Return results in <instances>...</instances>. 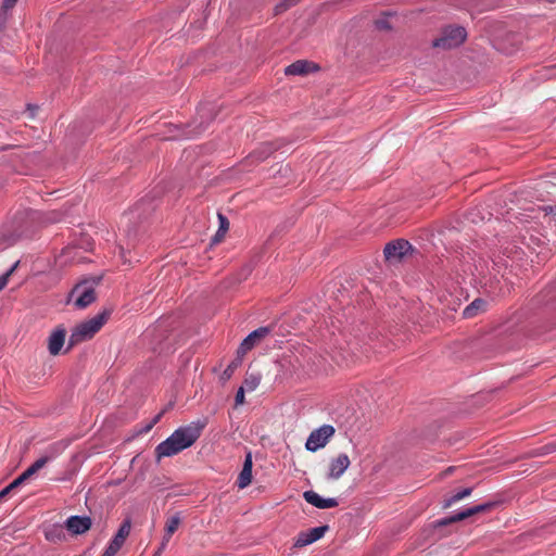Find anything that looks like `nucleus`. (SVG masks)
Here are the masks:
<instances>
[{
  "mask_svg": "<svg viewBox=\"0 0 556 556\" xmlns=\"http://www.w3.org/2000/svg\"><path fill=\"white\" fill-rule=\"evenodd\" d=\"M110 316L111 311L105 309L94 317L79 324L70 337V346H74L93 338V336L106 324Z\"/></svg>",
  "mask_w": 556,
  "mask_h": 556,
  "instance_id": "nucleus-1",
  "label": "nucleus"
},
{
  "mask_svg": "<svg viewBox=\"0 0 556 556\" xmlns=\"http://www.w3.org/2000/svg\"><path fill=\"white\" fill-rule=\"evenodd\" d=\"M467 38L464 27L450 25L442 29L441 35L433 40L432 46L442 50H450L460 46Z\"/></svg>",
  "mask_w": 556,
  "mask_h": 556,
  "instance_id": "nucleus-2",
  "label": "nucleus"
},
{
  "mask_svg": "<svg viewBox=\"0 0 556 556\" xmlns=\"http://www.w3.org/2000/svg\"><path fill=\"white\" fill-rule=\"evenodd\" d=\"M204 426L205 422L198 420L187 426L179 427L172 434L184 451L190 447L200 438Z\"/></svg>",
  "mask_w": 556,
  "mask_h": 556,
  "instance_id": "nucleus-3",
  "label": "nucleus"
},
{
  "mask_svg": "<svg viewBox=\"0 0 556 556\" xmlns=\"http://www.w3.org/2000/svg\"><path fill=\"white\" fill-rule=\"evenodd\" d=\"M71 298L74 299V305L77 308H86L97 299L94 282L84 281L76 285L71 292Z\"/></svg>",
  "mask_w": 556,
  "mask_h": 556,
  "instance_id": "nucleus-4",
  "label": "nucleus"
},
{
  "mask_svg": "<svg viewBox=\"0 0 556 556\" xmlns=\"http://www.w3.org/2000/svg\"><path fill=\"white\" fill-rule=\"evenodd\" d=\"M336 430L331 425H324L318 429L311 432L306 440L305 447L307 451L316 452L326 446L329 440L333 437Z\"/></svg>",
  "mask_w": 556,
  "mask_h": 556,
  "instance_id": "nucleus-5",
  "label": "nucleus"
},
{
  "mask_svg": "<svg viewBox=\"0 0 556 556\" xmlns=\"http://www.w3.org/2000/svg\"><path fill=\"white\" fill-rule=\"evenodd\" d=\"M241 404H243V386L238 388L235 406L229 413L230 429L233 440H240L243 438V432L241 431Z\"/></svg>",
  "mask_w": 556,
  "mask_h": 556,
  "instance_id": "nucleus-6",
  "label": "nucleus"
},
{
  "mask_svg": "<svg viewBox=\"0 0 556 556\" xmlns=\"http://www.w3.org/2000/svg\"><path fill=\"white\" fill-rule=\"evenodd\" d=\"M413 248L407 240L397 239L389 242L383 250L384 257L390 263H397L412 251Z\"/></svg>",
  "mask_w": 556,
  "mask_h": 556,
  "instance_id": "nucleus-7",
  "label": "nucleus"
},
{
  "mask_svg": "<svg viewBox=\"0 0 556 556\" xmlns=\"http://www.w3.org/2000/svg\"><path fill=\"white\" fill-rule=\"evenodd\" d=\"M351 460L345 453H340L331 458L328 465L327 478L330 480L340 479L350 467Z\"/></svg>",
  "mask_w": 556,
  "mask_h": 556,
  "instance_id": "nucleus-8",
  "label": "nucleus"
},
{
  "mask_svg": "<svg viewBox=\"0 0 556 556\" xmlns=\"http://www.w3.org/2000/svg\"><path fill=\"white\" fill-rule=\"evenodd\" d=\"M493 506H494V503H485V504L476 505V506L467 508L460 513H457L451 517L440 520L439 525L447 526L453 522H458V521L465 520L473 515L489 511Z\"/></svg>",
  "mask_w": 556,
  "mask_h": 556,
  "instance_id": "nucleus-9",
  "label": "nucleus"
},
{
  "mask_svg": "<svg viewBox=\"0 0 556 556\" xmlns=\"http://www.w3.org/2000/svg\"><path fill=\"white\" fill-rule=\"evenodd\" d=\"M180 452H182V448L174 439L173 434H170L166 440L157 444L154 451L156 462H160L164 457L174 456Z\"/></svg>",
  "mask_w": 556,
  "mask_h": 556,
  "instance_id": "nucleus-10",
  "label": "nucleus"
},
{
  "mask_svg": "<svg viewBox=\"0 0 556 556\" xmlns=\"http://www.w3.org/2000/svg\"><path fill=\"white\" fill-rule=\"evenodd\" d=\"M66 337V329L64 326H58L52 330L48 338V351L52 356L60 354Z\"/></svg>",
  "mask_w": 556,
  "mask_h": 556,
  "instance_id": "nucleus-11",
  "label": "nucleus"
},
{
  "mask_svg": "<svg viewBox=\"0 0 556 556\" xmlns=\"http://www.w3.org/2000/svg\"><path fill=\"white\" fill-rule=\"evenodd\" d=\"M92 521L88 516H71L65 521L66 529L75 535L83 534L91 528Z\"/></svg>",
  "mask_w": 556,
  "mask_h": 556,
  "instance_id": "nucleus-12",
  "label": "nucleus"
},
{
  "mask_svg": "<svg viewBox=\"0 0 556 556\" xmlns=\"http://www.w3.org/2000/svg\"><path fill=\"white\" fill-rule=\"evenodd\" d=\"M273 332V327L264 326L255 329L245 337V352L258 346Z\"/></svg>",
  "mask_w": 556,
  "mask_h": 556,
  "instance_id": "nucleus-13",
  "label": "nucleus"
},
{
  "mask_svg": "<svg viewBox=\"0 0 556 556\" xmlns=\"http://www.w3.org/2000/svg\"><path fill=\"white\" fill-rule=\"evenodd\" d=\"M327 530H328V526H320V527L312 528L306 532H301L298 535L295 545L296 546H305V545L312 544V543L316 542L317 540L321 539L325 535V533L327 532Z\"/></svg>",
  "mask_w": 556,
  "mask_h": 556,
  "instance_id": "nucleus-14",
  "label": "nucleus"
},
{
  "mask_svg": "<svg viewBox=\"0 0 556 556\" xmlns=\"http://www.w3.org/2000/svg\"><path fill=\"white\" fill-rule=\"evenodd\" d=\"M303 497L304 500L317 507V508H320V509H326V508H333V507H337L339 505L338 501L336 498H323L318 493H316L315 491H306L304 492L303 494Z\"/></svg>",
  "mask_w": 556,
  "mask_h": 556,
  "instance_id": "nucleus-15",
  "label": "nucleus"
},
{
  "mask_svg": "<svg viewBox=\"0 0 556 556\" xmlns=\"http://www.w3.org/2000/svg\"><path fill=\"white\" fill-rule=\"evenodd\" d=\"M317 70V65L305 60H299L286 67V75H305Z\"/></svg>",
  "mask_w": 556,
  "mask_h": 556,
  "instance_id": "nucleus-16",
  "label": "nucleus"
},
{
  "mask_svg": "<svg viewBox=\"0 0 556 556\" xmlns=\"http://www.w3.org/2000/svg\"><path fill=\"white\" fill-rule=\"evenodd\" d=\"M276 149L277 147H275L273 143L263 142L256 150L250 153L248 160L251 163L266 160L274 151H276Z\"/></svg>",
  "mask_w": 556,
  "mask_h": 556,
  "instance_id": "nucleus-17",
  "label": "nucleus"
},
{
  "mask_svg": "<svg viewBox=\"0 0 556 556\" xmlns=\"http://www.w3.org/2000/svg\"><path fill=\"white\" fill-rule=\"evenodd\" d=\"M488 308V302L483 299H476L463 311L464 318H473L481 313H484Z\"/></svg>",
  "mask_w": 556,
  "mask_h": 556,
  "instance_id": "nucleus-18",
  "label": "nucleus"
},
{
  "mask_svg": "<svg viewBox=\"0 0 556 556\" xmlns=\"http://www.w3.org/2000/svg\"><path fill=\"white\" fill-rule=\"evenodd\" d=\"M214 105L211 103H203L198 109V115L201 118L200 127L201 129L198 131H202L205 127L204 124H208L211 121L214 119L215 113H214Z\"/></svg>",
  "mask_w": 556,
  "mask_h": 556,
  "instance_id": "nucleus-19",
  "label": "nucleus"
},
{
  "mask_svg": "<svg viewBox=\"0 0 556 556\" xmlns=\"http://www.w3.org/2000/svg\"><path fill=\"white\" fill-rule=\"evenodd\" d=\"M237 353V358L227 366V368L223 371L220 376V380L223 382L229 380L232 377L235 369L241 364V354L243 353V341H241V343L239 344Z\"/></svg>",
  "mask_w": 556,
  "mask_h": 556,
  "instance_id": "nucleus-20",
  "label": "nucleus"
},
{
  "mask_svg": "<svg viewBox=\"0 0 556 556\" xmlns=\"http://www.w3.org/2000/svg\"><path fill=\"white\" fill-rule=\"evenodd\" d=\"M245 374L248 375L245 377V392L254 391L262 380V374L257 370H251V366Z\"/></svg>",
  "mask_w": 556,
  "mask_h": 556,
  "instance_id": "nucleus-21",
  "label": "nucleus"
},
{
  "mask_svg": "<svg viewBox=\"0 0 556 556\" xmlns=\"http://www.w3.org/2000/svg\"><path fill=\"white\" fill-rule=\"evenodd\" d=\"M218 222H219V228L215 236L212 238V244H217L222 242V240L225 237V233L227 232L229 228V222L226 216H224L222 213H218Z\"/></svg>",
  "mask_w": 556,
  "mask_h": 556,
  "instance_id": "nucleus-22",
  "label": "nucleus"
},
{
  "mask_svg": "<svg viewBox=\"0 0 556 556\" xmlns=\"http://www.w3.org/2000/svg\"><path fill=\"white\" fill-rule=\"evenodd\" d=\"M472 492L471 488L463 489L455 494L451 495L450 497L445 498L443 502V508H450L457 502L464 500L465 497L469 496Z\"/></svg>",
  "mask_w": 556,
  "mask_h": 556,
  "instance_id": "nucleus-23",
  "label": "nucleus"
},
{
  "mask_svg": "<svg viewBox=\"0 0 556 556\" xmlns=\"http://www.w3.org/2000/svg\"><path fill=\"white\" fill-rule=\"evenodd\" d=\"M125 542L114 535L101 556H115Z\"/></svg>",
  "mask_w": 556,
  "mask_h": 556,
  "instance_id": "nucleus-24",
  "label": "nucleus"
},
{
  "mask_svg": "<svg viewBox=\"0 0 556 556\" xmlns=\"http://www.w3.org/2000/svg\"><path fill=\"white\" fill-rule=\"evenodd\" d=\"M180 523H181V518H180L179 514L177 513V514L173 515L172 517L167 518L166 523H165V532L168 535H173L179 528Z\"/></svg>",
  "mask_w": 556,
  "mask_h": 556,
  "instance_id": "nucleus-25",
  "label": "nucleus"
},
{
  "mask_svg": "<svg viewBox=\"0 0 556 556\" xmlns=\"http://www.w3.org/2000/svg\"><path fill=\"white\" fill-rule=\"evenodd\" d=\"M131 530V520L129 518L125 519L122 525L119 526V529L117 530V533L115 534L116 538L122 540L123 542L126 541Z\"/></svg>",
  "mask_w": 556,
  "mask_h": 556,
  "instance_id": "nucleus-26",
  "label": "nucleus"
},
{
  "mask_svg": "<svg viewBox=\"0 0 556 556\" xmlns=\"http://www.w3.org/2000/svg\"><path fill=\"white\" fill-rule=\"evenodd\" d=\"M300 1L301 0H281L279 3L276 4V7L274 9L275 14L278 15V14L286 12L287 10H289L291 7L295 5Z\"/></svg>",
  "mask_w": 556,
  "mask_h": 556,
  "instance_id": "nucleus-27",
  "label": "nucleus"
},
{
  "mask_svg": "<svg viewBox=\"0 0 556 556\" xmlns=\"http://www.w3.org/2000/svg\"><path fill=\"white\" fill-rule=\"evenodd\" d=\"M252 482V457L251 454L245 455V488Z\"/></svg>",
  "mask_w": 556,
  "mask_h": 556,
  "instance_id": "nucleus-28",
  "label": "nucleus"
},
{
  "mask_svg": "<svg viewBox=\"0 0 556 556\" xmlns=\"http://www.w3.org/2000/svg\"><path fill=\"white\" fill-rule=\"evenodd\" d=\"M18 263H15L8 271L0 276V291L8 285L10 276L13 274Z\"/></svg>",
  "mask_w": 556,
  "mask_h": 556,
  "instance_id": "nucleus-29",
  "label": "nucleus"
},
{
  "mask_svg": "<svg viewBox=\"0 0 556 556\" xmlns=\"http://www.w3.org/2000/svg\"><path fill=\"white\" fill-rule=\"evenodd\" d=\"M48 462H49V457H47V456H45V457H40V458H38V459L33 464V467L38 471V470H40L41 468H43Z\"/></svg>",
  "mask_w": 556,
  "mask_h": 556,
  "instance_id": "nucleus-30",
  "label": "nucleus"
},
{
  "mask_svg": "<svg viewBox=\"0 0 556 556\" xmlns=\"http://www.w3.org/2000/svg\"><path fill=\"white\" fill-rule=\"evenodd\" d=\"M14 489L11 485H7L4 489L0 491V501L7 497Z\"/></svg>",
  "mask_w": 556,
  "mask_h": 556,
  "instance_id": "nucleus-31",
  "label": "nucleus"
},
{
  "mask_svg": "<svg viewBox=\"0 0 556 556\" xmlns=\"http://www.w3.org/2000/svg\"><path fill=\"white\" fill-rule=\"evenodd\" d=\"M16 2H17V0H3L2 8L4 10L12 9Z\"/></svg>",
  "mask_w": 556,
  "mask_h": 556,
  "instance_id": "nucleus-32",
  "label": "nucleus"
},
{
  "mask_svg": "<svg viewBox=\"0 0 556 556\" xmlns=\"http://www.w3.org/2000/svg\"><path fill=\"white\" fill-rule=\"evenodd\" d=\"M236 484L239 489H243V469L238 473Z\"/></svg>",
  "mask_w": 556,
  "mask_h": 556,
  "instance_id": "nucleus-33",
  "label": "nucleus"
},
{
  "mask_svg": "<svg viewBox=\"0 0 556 556\" xmlns=\"http://www.w3.org/2000/svg\"><path fill=\"white\" fill-rule=\"evenodd\" d=\"M24 482V480L18 476L15 480H13L10 485L11 488H13L14 490L20 486L22 483Z\"/></svg>",
  "mask_w": 556,
  "mask_h": 556,
  "instance_id": "nucleus-34",
  "label": "nucleus"
},
{
  "mask_svg": "<svg viewBox=\"0 0 556 556\" xmlns=\"http://www.w3.org/2000/svg\"><path fill=\"white\" fill-rule=\"evenodd\" d=\"M170 538H172V535H168L166 532L164 533V536L161 542L162 548H166Z\"/></svg>",
  "mask_w": 556,
  "mask_h": 556,
  "instance_id": "nucleus-35",
  "label": "nucleus"
},
{
  "mask_svg": "<svg viewBox=\"0 0 556 556\" xmlns=\"http://www.w3.org/2000/svg\"><path fill=\"white\" fill-rule=\"evenodd\" d=\"M164 414V410L160 412L157 415L154 416V418L150 421L152 426H155L162 418Z\"/></svg>",
  "mask_w": 556,
  "mask_h": 556,
  "instance_id": "nucleus-36",
  "label": "nucleus"
},
{
  "mask_svg": "<svg viewBox=\"0 0 556 556\" xmlns=\"http://www.w3.org/2000/svg\"><path fill=\"white\" fill-rule=\"evenodd\" d=\"M543 448L545 450L544 453H552V452L556 451V444L551 443V444L545 445Z\"/></svg>",
  "mask_w": 556,
  "mask_h": 556,
  "instance_id": "nucleus-37",
  "label": "nucleus"
},
{
  "mask_svg": "<svg viewBox=\"0 0 556 556\" xmlns=\"http://www.w3.org/2000/svg\"><path fill=\"white\" fill-rule=\"evenodd\" d=\"M154 426L150 422L144 426V428L140 431L141 433H148Z\"/></svg>",
  "mask_w": 556,
  "mask_h": 556,
  "instance_id": "nucleus-38",
  "label": "nucleus"
},
{
  "mask_svg": "<svg viewBox=\"0 0 556 556\" xmlns=\"http://www.w3.org/2000/svg\"><path fill=\"white\" fill-rule=\"evenodd\" d=\"M27 473L31 477L33 475H35L37 472V470L31 466H29L27 469H26Z\"/></svg>",
  "mask_w": 556,
  "mask_h": 556,
  "instance_id": "nucleus-39",
  "label": "nucleus"
},
{
  "mask_svg": "<svg viewBox=\"0 0 556 556\" xmlns=\"http://www.w3.org/2000/svg\"><path fill=\"white\" fill-rule=\"evenodd\" d=\"M24 481H26L27 479L30 478V476L27 473V471L25 470L21 476H20Z\"/></svg>",
  "mask_w": 556,
  "mask_h": 556,
  "instance_id": "nucleus-40",
  "label": "nucleus"
},
{
  "mask_svg": "<svg viewBox=\"0 0 556 556\" xmlns=\"http://www.w3.org/2000/svg\"><path fill=\"white\" fill-rule=\"evenodd\" d=\"M24 481H26L27 479L30 478V476L27 473V471L25 470L21 476H20Z\"/></svg>",
  "mask_w": 556,
  "mask_h": 556,
  "instance_id": "nucleus-41",
  "label": "nucleus"
},
{
  "mask_svg": "<svg viewBox=\"0 0 556 556\" xmlns=\"http://www.w3.org/2000/svg\"><path fill=\"white\" fill-rule=\"evenodd\" d=\"M165 548H162V545H160V547L157 548V551L154 553L153 556H161V554L163 553Z\"/></svg>",
  "mask_w": 556,
  "mask_h": 556,
  "instance_id": "nucleus-42",
  "label": "nucleus"
},
{
  "mask_svg": "<svg viewBox=\"0 0 556 556\" xmlns=\"http://www.w3.org/2000/svg\"><path fill=\"white\" fill-rule=\"evenodd\" d=\"M281 169H282V166L280 167L279 170H281ZM283 169H285V172H288L290 168L288 166H285Z\"/></svg>",
  "mask_w": 556,
  "mask_h": 556,
  "instance_id": "nucleus-43",
  "label": "nucleus"
}]
</instances>
